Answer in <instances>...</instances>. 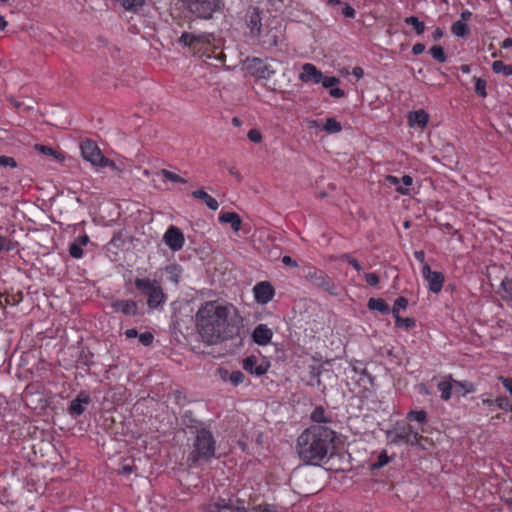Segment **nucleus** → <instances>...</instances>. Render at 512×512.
<instances>
[{
  "instance_id": "393cba45",
  "label": "nucleus",
  "mask_w": 512,
  "mask_h": 512,
  "mask_svg": "<svg viewBox=\"0 0 512 512\" xmlns=\"http://www.w3.org/2000/svg\"><path fill=\"white\" fill-rule=\"evenodd\" d=\"M34 149L44 155L52 156L53 158H55L58 161H62L65 158L60 152L54 150L50 146H46V145H42V144H35Z\"/></svg>"
},
{
  "instance_id": "5701e85b",
  "label": "nucleus",
  "mask_w": 512,
  "mask_h": 512,
  "mask_svg": "<svg viewBox=\"0 0 512 512\" xmlns=\"http://www.w3.org/2000/svg\"><path fill=\"white\" fill-rule=\"evenodd\" d=\"M367 306L369 309L377 310L382 314H388L390 312L389 305L382 298H370Z\"/></svg>"
},
{
  "instance_id": "864d4df0",
  "label": "nucleus",
  "mask_w": 512,
  "mask_h": 512,
  "mask_svg": "<svg viewBox=\"0 0 512 512\" xmlns=\"http://www.w3.org/2000/svg\"><path fill=\"white\" fill-rule=\"evenodd\" d=\"M8 101L16 108L20 109L23 108L24 111H30L33 107L31 105L24 106L22 102L17 101L13 97H10Z\"/></svg>"
},
{
  "instance_id": "f257e3e1",
  "label": "nucleus",
  "mask_w": 512,
  "mask_h": 512,
  "mask_svg": "<svg viewBox=\"0 0 512 512\" xmlns=\"http://www.w3.org/2000/svg\"><path fill=\"white\" fill-rule=\"evenodd\" d=\"M197 332L207 345L241 337L243 318L232 304L219 301L203 303L195 315Z\"/></svg>"
},
{
  "instance_id": "37998d69",
  "label": "nucleus",
  "mask_w": 512,
  "mask_h": 512,
  "mask_svg": "<svg viewBox=\"0 0 512 512\" xmlns=\"http://www.w3.org/2000/svg\"><path fill=\"white\" fill-rule=\"evenodd\" d=\"M69 253L73 258H81L83 256L82 246L76 242L71 243L69 247Z\"/></svg>"
},
{
  "instance_id": "680f3d73",
  "label": "nucleus",
  "mask_w": 512,
  "mask_h": 512,
  "mask_svg": "<svg viewBox=\"0 0 512 512\" xmlns=\"http://www.w3.org/2000/svg\"><path fill=\"white\" fill-rule=\"evenodd\" d=\"M425 50V45L423 43H416L413 47H412V53L414 55H419L421 54L423 51Z\"/></svg>"
},
{
  "instance_id": "603ef678",
  "label": "nucleus",
  "mask_w": 512,
  "mask_h": 512,
  "mask_svg": "<svg viewBox=\"0 0 512 512\" xmlns=\"http://www.w3.org/2000/svg\"><path fill=\"white\" fill-rule=\"evenodd\" d=\"M248 138L250 141L254 143H259L262 140V135L259 130L257 129H251L248 132Z\"/></svg>"
},
{
  "instance_id": "473e14b6",
  "label": "nucleus",
  "mask_w": 512,
  "mask_h": 512,
  "mask_svg": "<svg viewBox=\"0 0 512 512\" xmlns=\"http://www.w3.org/2000/svg\"><path fill=\"white\" fill-rule=\"evenodd\" d=\"M492 69L495 73H503L505 76L512 75V65L504 64L502 61H494Z\"/></svg>"
},
{
  "instance_id": "ddd939ff",
  "label": "nucleus",
  "mask_w": 512,
  "mask_h": 512,
  "mask_svg": "<svg viewBox=\"0 0 512 512\" xmlns=\"http://www.w3.org/2000/svg\"><path fill=\"white\" fill-rule=\"evenodd\" d=\"M253 292L257 303L263 305L271 301L275 294L273 286L267 281L256 284L253 288Z\"/></svg>"
},
{
  "instance_id": "2f4dec72",
  "label": "nucleus",
  "mask_w": 512,
  "mask_h": 512,
  "mask_svg": "<svg viewBox=\"0 0 512 512\" xmlns=\"http://www.w3.org/2000/svg\"><path fill=\"white\" fill-rule=\"evenodd\" d=\"M229 510L235 512H250V508L245 507V501L240 498H230Z\"/></svg>"
},
{
  "instance_id": "7ed1b4c3",
  "label": "nucleus",
  "mask_w": 512,
  "mask_h": 512,
  "mask_svg": "<svg viewBox=\"0 0 512 512\" xmlns=\"http://www.w3.org/2000/svg\"><path fill=\"white\" fill-rule=\"evenodd\" d=\"M216 442L212 433L206 429L197 430L193 439L191 450L187 457L189 466L200 462H207L215 455Z\"/></svg>"
},
{
  "instance_id": "c85d7f7f",
  "label": "nucleus",
  "mask_w": 512,
  "mask_h": 512,
  "mask_svg": "<svg viewBox=\"0 0 512 512\" xmlns=\"http://www.w3.org/2000/svg\"><path fill=\"white\" fill-rule=\"evenodd\" d=\"M455 386V393H459L464 396L467 393H471L474 391V385L470 382H460L453 380Z\"/></svg>"
},
{
  "instance_id": "c03bdc74",
  "label": "nucleus",
  "mask_w": 512,
  "mask_h": 512,
  "mask_svg": "<svg viewBox=\"0 0 512 512\" xmlns=\"http://www.w3.org/2000/svg\"><path fill=\"white\" fill-rule=\"evenodd\" d=\"M250 512H278L276 507L271 504L257 505L250 508Z\"/></svg>"
},
{
  "instance_id": "4c0bfd02",
  "label": "nucleus",
  "mask_w": 512,
  "mask_h": 512,
  "mask_svg": "<svg viewBox=\"0 0 512 512\" xmlns=\"http://www.w3.org/2000/svg\"><path fill=\"white\" fill-rule=\"evenodd\" d=\"M474 79H475L476 94L483 98L486 97L487 96L486 81L481 78H477V77H474Z\"/></svg>"
},
{
  "instance_id": "0eeeda50",
  "label": "nucleus",
  "mask_w": 512,
  "mask_h": 512,
  "mask_svg": "<svg viewBox=\"0 0 512 512\" xmlns=\"http://www.w3.org/2000/svg\"><path fill=\"white\" fill-rule=\"evenodd\" d=\"M305 279L314 286L328 292L330 295H337L336 286L332 279L323 271L311 267L305 274Z\"/></svg>"
},
{
  "instance_id": "052dcab7",
  "label": "nucleus",
  "mask_w": 512,
  "mask_h": 512,
  "mask_svg": "<svg viewBox=\"0 0 512 512\" xmlns=\"http://www.w3.org/2000/svg\"><path fill=\"white\" fill-rule=\"evenodd\" d=\"M99 166H101V167L108 166V167H111L114 170H118V167L116 166L115 162L110 160V159H108V158H105V157H104L103 161H101Z\"/></svg>"
},
{
  "instance_id": "a18cd8bd",
  "label": "nucleus",
  "mask_w": 512,
  "mask_h": 512,
  "mask_svg": "<svg viewBox=\"0 0 512 512\" xmlns=\"http://www.w3.org/2000/svg\"><path fill=\"white\" fill-rule=\"evenodd\" d=\"M320 82L322 83L323 87L331 89L335 85H337L340 82V80L337 77H333V76H331V77H327V76L324 77L322 75V80Z\"/></svg>"
},
{
  "instance_id": "774afa93",
  "label": "nucleus",
  "mask_w": 512,
  "mask_h": 512,
  "mask_svg": "<svg viewBox=\"0 0 512 512\" xmlns=\"http://www.w3.org/2000/svg\"><path fill=\"white\" fill-rule=\"evenodd\" d=\"M443 36V30L439 27H437L434 32L432 33V38L437 41Z\"/></svg>"
},
{
  "instance_id": "dca6fc26",
  "label": "nucleus",
  "mask_w": 512,
  "mask_h": 512,
  "mask_svg": "<svg viewBox=\"0 0 512 512\" xmlns=\"http://www.w3.org/2000/svg\"><path fill=\"white\" fill-rule=\"evenodd\" d=\"M273 336V332L265 324H259L253 331L252 338L255 343L261 346L267 345Z\"/></svg>"
},
{
  "instance_id": "c9c22d12",
  "label": "nucleus",
  "mask_w": 512,
  "mask_h": 512,
  "mask_svg": "<svg viewBox=\"0 0 512 512\" xmlns=\"http://www.w3.org/2000/svg\"><path fill=\"white\" fill-rule=\"evenodd\" d=\"M408 306V300L405 297H398L393 305L392 314L393 316L399 315L401 309H406Z\"/></svg>"
},
{
  "instance_id": "72a5a7b5",
  "label": "nucleus",
  "mask_w": 512,
  "mask_h": 512,
  "mask_svg": "<svg viewBox=\"0 0 512 512\" xmlns=\"http://www.w3.org/2000/svg\"><path fill=\"white\" fill-rule=\"evenodd\" d=\"M429 53L435 60L439 61L440 63H444L447 59L444 49L439 45L431 47Z\"/></svg>"
},
{
  "instance_id": "f03ea898",
  "label": "nucleus",
  "mask_w": 512,
  "mask_h": 512,
  "mask_svg": "<svg viewBox=\"0 0 512 512\" xmlns=\"http://www.w3.org/2000/svg\"><path fill=\"white\" fill-rule=\"evenodd\" d=\"M299 458L310 465H318L336 453V433L325 425H312L297 439Z\"/></svg>"
},
{
  "instance_id": "9d476101",
  "label": "nucleus",
  "mask_w": 512,
  "mask_h": 512,
  "mask_svg": "<svg viewBox=\"0 0 512 512\" xmlns=\"http://www.w3.org/2000/svg\"><path fill=\"white\" fill-rule=\"evenodd\" d=\"M261 10L258 7H250L245 14V22L250 29V33L254 37H258L262 31Z\"/></svg>"
},
{
  "instance_id": "13d9d810",
  "label": "nucleus",
  "mask_w": 512,
  "mask_h": 512,
  "mask_svg": "<svg viewBox=\"0 0 512 512\" xmlns=\"http://www.w3.org/2000/svg\"><path fill=\"white\" fill-rule=\"evenodd\" d=\"M329 94L332 96V97H335V98H342L345 96V92L344 90L340 89V88H331L330 91H329Z\"/></svg>"
},
{
  "instance_id": "6e6d98bb",
  "label": "nucleus",
  "mask_w": 512,
  "mask_h": 512,
  "mask_svg": "<svg viewBox=\"0 0 512 512\" xmlns=\"http://www.w3.org/2000/svg\"><path fill=\"white\" fill-rule=\"evenodd\" d=\"M282 263L286 266H289L291 268H297L298 263L296 260L292 259L290 256L285 255L282 257Z\"/></svg>"
},
{
  "instance_id": "4be33fe9",
  "label": "nucleus",
  "mask_w": 512,
  "mask_h": 512,
  "mask_svg": "<svg viewBox=\"0 0 512 512\" xmlns=\"http://www.w3.org/2000/svg\"><path fill=\"white\" fill-rule=\"evenodd\" d=\"M437 388L441 392V399L445 401L449 400L451 398L452 390H455L452 377L449 376V380L440 381Z\"/></svg>"
},
{
  "instance_id": "79ce46f5",
  "label": "nucleus",
  "mask_w": 512,
  "mask_h": 512,
  "mask_svg": "<svg viewBox=\"0 0 512 512\" xmlns=\"http://www.w3.org/2000/svg\"><path fill=\"white\" fill-rule=\"evenodd\" d=\"M245 375L240 370L232 371L230 374V382L237 386L239 384H242L244 382Z\"/></svg>"
},
{
  "instance_id": "58836bf2",
  "label": "nucleus",
  "mask_w": 512,
  "mask_h": 512,
  "mask_svg": "<svg viewBox=\"0 0 512 512\" xmlns=\"http://www.w3.org/2000/svg\"><path fill=\"white\" fill-rule=\"evenodd\" d=\"M161 174L169 181H172V182H175V183H186L187 181L180 177L179 175H177L176 173L174 172H171L169 170H166V169H162L161 170Z\"/></svg>"
},
{
  "instance_id": "1a4fd4ad",
  "label": "nucleus",
  "mask_w": 512,
  "mask_h": 512,
  "mask_svg": "<svg viewBox=\"0 0 512 512\" xmlns=\"http://www.w3.org/2000/svg\"><path fill=\"white\" fill-rule=\"evenodd\" d=\"M424 279L429 284V290L435 294L439 293L443 287L444 275L439 271H432L430 266L425 263L422 268Z\"/></svg>"
},
{
  "instance_id": "f8f14e48",
  "label": "nucleus",
  "mask_w": 512,
  "mask_h": 512,
  "mask_svg": "<svg viewBox=\"0 0 512 512\" xmlns=\"http://www.w3.org/2000/svg\"><path fill=\"white\" fill-rule=\"evenodd\" d=\"M269 366L270 364L265 361H262L260 364H258V357L255 355H250L244 358L242 361L243 369L256 376L264 375L268 371Z\"/></svg>"
},
{
  "instance_id": "338daca9",
  "label": "nucleus",
  "mask_w": 512,
  "mask_h": 512,
  "mask_svg": "<svg viewBox=\"0 0 512 512\" xmlns=\"http://www.w3.org/2000/svg\"><path fill=\"white\" fill-rule=\"evenodd\" d=\"M352 73L358 79L362 78L364 75L363 69L359 66L354 67Z\"/></svg>"
},
{
  "instance_id": "5fc2aeb1",
  "label": "nucleus",
  "mask_w": 512,
  "mask_h": 512,
  "mask_svg": "<svg viewBox=\"0 0 512 512\" xmlns=\"http://www.w3.org/2000/svg\"><path fill=\"white\" fill-rule=\"evenodd\" d=\"M365 279H366V282L371 286H375L379 283V277L375 273L365 274Z\"/></svg>"
},
{
  "instance_id": "a878e982",
  "label": "nucleus",
  "mask_w": 512,
  "mask_h": 512,
  "mask_svg": "<svg viewBox=\"0 0 512 512\" xmlns=\"http://www.w3.org/2000/svg\"><path fill=\"white\" fill-rule=\"evenodd\" d=\"M122 7L130 12L137 13L144 5L145 0H118Z\"/></svg>"
},
{
  "instance_id": "2eb2a0df",
  "label": "nucleus",
  "mask_w": 512,
  "mask_h": 512,
  "mask_svg": "<svg viewBox=\"0 0 512 512\" xmlns=\"http://www.w3.org/2000/svg\"><path fill=\"white\" fill-rule=\"evenodd\" d=\"M115 312H122L124 315L135 316L138 312L137 303L134 300H114L111 304Z\"/></svg>"
},
{
  "instance_id": "f704fd0d",
  "label": "nucleus",
  "mask_w": 512,
  "mask_h": 512,
  "mask_svg": "<svg viewBox=\"0 0 512 512\" xmlns=\"http://www.w3.org/2000/svg\"><path fill=\"white\" fill-rule=\"evenodd\" d=\"M311 419L317 423L316 425H323L322 423H326L327 420L324 416V409L321 406L316 407L311 414Z\"/></svg>"
},
{
  "instance_id": "49530a36",
  "label": "nucleus",
  "mask_w": 512,
  "mask_h": 512,
  "mask_svg": "<svg viewBox=\"0 0 512 512\" xmlns=\"http://www.w3.org/2000/svg\"><path fill=\"white\" fill-rule=\"evenodd\" d=\"M0 166L1 167L16 168L17 167V162H16V160L13 157L2 155V156H0Z\"/></svg>"
},
{
  "instance_id": "b1692460",
  "label": "nucleus",
  "mask_w": 512,
  "mask_h": 512,
  "mask_svg": "<svg viewBox=\"0 0 512 512\" xmlns=\"http://www.w3.org/2000/svg\"><path fill=\"white\" fill-rule=\"evenodd\" d=\"M429 120V115L424 110L414 111L409 116V121L412 124L418 125L420 128H424Z\"/></svg>"
},
{
  "instance_id": "e2e57ef3",
  "label": "nucleus",
  "mask_w": 512,
  "mask_h": 512,
  "mask_svg": "<svg viewBox=\"0 0 512 512\" xmlns=\"http://www.w3.org/2000/svg\"><path fill=\"white\" fill-rule=\"evenodd\" d=\"M218 504H219V507L222 509H228L229 510V504H230V498L228 499H225V498H219L217 500Z\"/></svg>"
},
{
  "instance_id": "412c9836",
  "label": "nucleus",
  "mask_w": 512,
  "mask_h": 512,
  "mask_svg": "<svg viewBox=\"0 0 512 512\" xmlns=\"http://www.w3.org/2000/svg\"><path fill=\"white\" fill-rule=\"evenodd\" d=\"M192 196L196 199L203 200L205 204L208 206V208H210L211 210H217L219 207L217 200L211 197L202 189L193 191Z\"/></svg>"
},
{
  "instance_id": "bf43d9fd",
  "label": "nucleus",
  "mask_w": 512,
  "mask_h": 512,
  "mask_svg": "<svg viewBox=\"0 0 512 512\" xmlns=\"http://www.w3.org/2000/svg\"><path fill=\"white\" fill-rule=\"evenodd\" d=\"M500 381L509 393L512 395V378L500 377Z\"/></svg>"
},
{
  "instance_id": "8fccbe9b",
  "label": "nucleus",
  "mask_w": 512,
  "mask_h": 512,
  "mask_svg": "<svg viewBox=\"0 0 512 512\" xmlns=\"http://www.w3.org/2000/svg\"><path fill=\"white\" fill-rule=\"evenodd\" d=\"M153 339H154V336L152 333L150 332H144L142 334L139 335V341L144 345V346H149L152 344L153 342Z\"/></svg>"
},
{
  "instance_id": "aec40b11",
  "label": "nucleus",
  "mask_w": 512,
  "mask_h": 512,
  "mask_svg": "<svg viewBox=\"0 0 512 512\" xmlns=\"http://www.w3.org/2000/svg\"><path fill=\"white\" fill-rule=\"evenodd\" d=\"M219 221L221 223L230 224L232 230L234 232H238L242 226V220L240 216L235 212H225L219 216Z\"/></svg>"
},
{
  "instance_id": "69168bd1",
  "label": "nucleus",
  "mask_w": 512,
  "mask_h": 512,
  "mask_svg": "<svg viewBox=\"0 0 512 512\" xmlns=\"http://www.w3.org/2000/svg\"><path fill=\"white\" fill-rule=\"evenodd\" d=\"M76 243H78L80 246H84L89 242V237L87 235H82L75 239Z\"/></svg>"
},
{
  "instance_id": "4468645a",
  "label": "nucleus",
  "mask_w": 512,
  "mask_h": 512,
  "mask_svg": "<svg viewBox=\"0 0 512 512\" xmlns=\"http://www.w3.org/2000/svg\"><path fill=\"white\" fill-rule=\"evenodd\" d=\"M422 436L418 432L414 431L411 426L403 428L400 432H397L393 438L394 443L403 442L409 445H419V440Z\"/></svg>"
},
{
  "instance_id": "bb28decb",
  "label": "nucleus",
  "mask_w": 512,
  "mask_h": 512,
  "mask_svg": "<svg viewBox=\"0 0 512 512\" xmlns=\"http://www.w3.org/2000/svg\"><path fill=\"white\" fill-rule=\"evenodd\" d=\"M395 318V325L398 328H404L406 330H410L415 327L416 320L411 317L402 318L400 315L394 316Z\"/></svg>"
},
{
  "instance_id": "09e8293b",
  "label": "nucleus",
  "mask_w": 512,
  "mask_h": 512,
  "mask_svg": "<svg viewBox=\"0 0 512 512\" xmlns=\"http://www.w3.org/2000/svg\"><path fill=\"white\" fill-rule=\"evenodd\" d=\"M341 259L347 261L357 271H361L363 269L361 264L355 258L351 257L348 254L342 255Z\"/></svg>"
},
{
  "instance_id": "f3484780",
  "label": "nucleus",
  "mask_w": 512,
  "mask_h": 512,
  "mask_svg": "<svg viewBox=\"0 0 512 512\" xmlns=\"http://www.w3.org/2000/svg\"><path fill=\"white\" fill-rule=\"evenodd\" d=\"M322 72L318 70L313 64L306 63L302 67V73L300 74V79L303 82H314L320 83L322 80Z\"/></svg>"
},
{
  "instance_id": "e433bc0d",
  "label": "nucleus",
  "mask_w": 512,
  "mask_h": 512,
  "mask_svg": "<svg viewBox=\"0 0 512 512\" xmlns=\"http://www.w3.org/2000/svg\"><path fill=\"white\" fill-rule=\"evenodd\" d=\"M389 461V456L386 454L385 451H383L379 454L377 461L371 464L370 468L371 470L379 469L388 464Z\"/></svg>"
},
{
  "instance_id": "9b49d317",
  "label": "nucleus",
  "mask_w": 512,
  "mask_h": 512,
  "mask_svg": "<svg viewBox=\"0 0 512 512\" xmlns=\"http://www.w3.org/2000/svg\"><path fill=\"white\" fill-rule=\"evenodd\" d=\"M163 240L172 251L181 250L185 242L182 231L173 225L167 229L163 236Z\"/></svg>"
},
{
  "instance_id": "0e129e2a",
  "label": "nucleus",
  "mask_w": 512,
  "mask_h": 512,
  "mask_svg": "<svg viewBox=\"0 0 512 512\" xmlns=\"http://www.w3.org/2000/svg\"><path fill=\"white\" fill-rule=\"evenodd\" d=\"M219 374H220V377H221L222 380H224V381H227V380L229 381L230 380L231 372L228 371L227 369L220 368L219 369Z\"/></svg>"
},
{
  "instance_id": "de8ad7c7",
  "label": "nucleus",
  "mask_w": 512,
  "mask_h": 512,
  "mask_svg": "<svg viewBox=\"0 0 512 512\" xmlns=\"http://www.w3.org/2000/svg\"><path fill=\"white\" fill-rule=\"evenodd\" d=\"M342 9H341V13L344 17L346 18H354L355 17V9L350 6L348 3H343L342 5Z\"/></svg>"
},
{
  "instance_id": "cd10ccee",
  "label": "nucleus",
  "mask_w": 512,
  "mask_h": 512,
  "mask_svg": "<svg viewBox=\"0 0 512 512\" xmlns=\"http://www.w3.org/2000/svg\"><path fill=\"white\" fill-rule=\"evenodd\" d=\"M451 32L457 37H466L469 30L466 23L463 21H456L451 27Z\"/></svg>"
},
{
  "instance_id": "c756f323",
  "label": "nucleus",
  "mask_w": 512,
  "mask_h": 512,
  "mask_svg": "<svg viewBox=\"0 0 512 512\" xmlns=\"http://www.w3.org/2000/svg\"><path fill=\"white\" fill-rule=\"evenodd\" d=\"M404 22L408 25L413 26L418 35L423 34L425 31V24L422 21H420L416 16H409L405 18Z\"/></svg>"
},
{
  "instance_id": "4d7b16f0",
  "label": "nucleus",
  "mask_w": 512,
  "mask_h": 512,
  "mask_svg": "<svg viewBox=\"0 0 512 512\" xmlns=\"http://www.w3.org/2000/svg\"><path fill=\"white\" fill-rule=\"evenodd\" d=\"M384 180L390 186H396L400 184V179L393 175H386Z\"/></svg>"
},
{
  "instance_id": "a19ab883",
  "label": "nucleus",
  "mask_w": 512,
  "mask_h": 512,
  "mask_svg": "<svg viewBox=\"0 0 512 512\" xmlns=\"http://www.w3.org/2000/svg\"><path fill=\"white\" fill-rule=\"evenodd\" d=\"M426 418H427V414L423 410H420V411H410L408 413V419L409 420H415V421H417L419 423H424L426 421Z\"/></svg>"
},
{
  "instance_id": "3c124183",
  "label": "nucleus",
  "mask_w": 512,
  "mask_h": 512,
  "mask_svg": "<svg viewBox=\"0 0 512 512\" xmlns=\"http://www.w3.org/2000/svg\"><path fill=\"white\" fill-rule=\"evenodd\" d=\"M14 249V244L6 237L0 235V250L11 251Z\"/></svg>"
},
{
  "instance_id": "ea45409f",
  "label": "nucleus",
  "mask_w": 512,
  "mask_h": 512,
  "mask_svg": "<svg viewBox=\"0 0 512 512\" xmlns=\"http://www.w3.org/2000/svg\"><path fill=\"white\" fill-rule=\"evenodd\" d=\"M494 402L500 409L504 411H512V403L507 397H498Z\"/></svg>"
},
{
  "instance_id": "a211bd4d",
  "label": "nucleus",
  "mask_w": 512,
  "mask_h": 512,
  "mask_svg": "<svg viewBox=\"0 0 512 512\" xmlns=\"http://www.w3.org/2000/svg\"><path fill=\"white\" fill-rule=\"evenodd\" d=\"M91 401L90 396L81 392L70 404L69 412L71 415L79 416L83 414L85 411V405L89 404Z\"/></svg>"
},
{
  "instance_id": "39448f33",
  "label": "nucleus",
  "mask_w": 512,
  "mask_h": 512,
  "mask_svg": "<svg viewBox=\"0 0 512 512\" xmlns=\"http://www.w3.org/2000/svg\"><path fill=\"white\" fill-rule=\"evenodd\" d=\"M189 12L197 18L209 20L213 14L221 10L220 0H180Z\"/></svg>"
},
{
  "instance_id": "423d86ee",
  "label": "nucleus",
  "mask_w": 512,
  "mask_h": 512,
  "mask_svg": "<svg viewBox=\"0 0 512 512\" xmlns=\"http://www.w3.org/2000/svg\"><path fill=\"white\" fill-rule=\"evenodd\" d=\"M276 61L274 59H270V61H264L260 58H253L251 60H247V70L248 72L259 79H269L275 74Z\"/></svg>"
},
{
  "instance_id": "20e7f679",
  "label": "nucleus",
  "mask_w": 512,
  "mask_h": 512,
  "mask_svg": "<svg viewBox=\"0 0 512 512\" xmlns=\"http://www.w3.org/2000/svg\"><path fill=\"white\" fill-rule=\"evenodd\" d=\"M134 284L139 291L148 296L147 305L149 308H158L165 301V294L157 281L148 278H136Z\"/></svg>"
},
{
  "instance_id": "6ab92c4d",
  "label": "nucleus",
  "mask_w": 512,
  "mask_h": 512,
  "mask_svg": "<svg viewBox=\"0 0 512 512\" xmlns=\"http://www.w3.org/2000/svg\"><path fill=\"white\" fill-rule=\"evenodd\" d=\"M211 34L202 33L199 35L191 34L188 32L182 33L179 38V42L184 46L191 47L198 43H208L210 41Z\"/></svg>"
},
{
  "instance_id": "7c9ffc66",
  "label": "nucleus",
  "mask_w": 512,
  "mask_h": 512,
  "mask_svg": "<svg viewBox=\"0 0 512 512\" xmlns=\"http://www.w3.org/2000/svg\"><path fill=\"white\" fill-rule=\"evenodd\" d=\"M323 129L329 133H339L342 130V125L335 118H327Z\"/></svg>"
},
{
  "instance_id": "6e6552de",
  "label": "nucleus",
  "mask_w": 512,
  "mask_h": 512,
  "mask_svg": "<svg viewBox=\"0 0 512 512\" xmlns=\"http://www.w3.org/2000/svg\"><path fill=\"white\" fill-rule=\"evenodd\" d=\"M80 149L83 158L95 166H99L101 161L104 159L101 150L92 140L86 139L82 141L80 144Z\"/></svg>"
}]
</instances>
